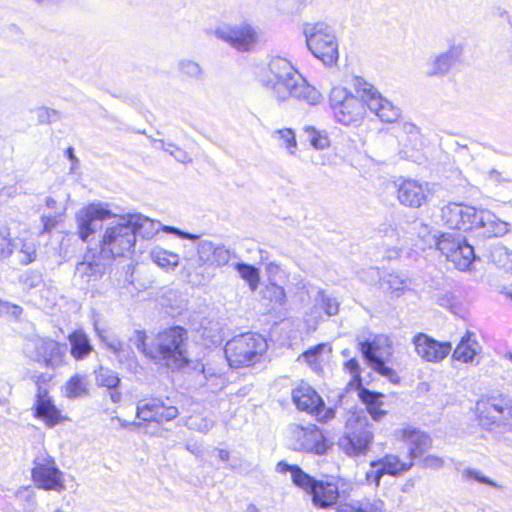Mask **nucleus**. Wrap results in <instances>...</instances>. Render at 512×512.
Segmentation results:
<instances>
[{"mask_svg":"<svg viewBox=\"0 0 512 512\" xmlns=\"http://www.w3.org/2000/svg\"><path fill=\"white\" fill-rule=\"evenodd\" d=\"M150 142L154 149L162 150L167 153H168V150H170V148L172 147V143H170V142L166 143L162 139L150 138Z\"/></svg>","mask_w":512,"mask_h":512,"instance_id":"680f3d73","label":"nucleus"},{"mask_svg":"<svg viewBox=\"0 0 512 512\" xmlns=\"http://www.w3.org/2000/svg\"><path fill=\"white\" fill-rule=\"evenodd\" d=\"M21 247L16 252V257L21 265H28L36 260V246L32 242L21 241Z\"/></svg>","mask_w":512,"mask_h":512,"instance_id":"a19ab883","label":"nucleus"},{"mask_svg":"<svg viewBox=\"0 0 512 512\" xmlns=\"http://www.w3.org/2000/svg\"><path fill=\"white\" fill-rule=\"evenodd\" d=\"M463 53L461 45H452L445 52L430 57L424 64L423 73L427 77H443L447 75L455 62Z\"/></svg>","mask_w":512,"mask_h":512,"instance_id":"412c9836","label":"nucleus"},{"mask_svg":"<svg viewBox=\"0 0 512 512\" xmlns=\"http://www.w3.org/2000/svg\"><path fill=\"white\" fill-rule=\"evenodd\" d=\"M67 339L70 345V355L76 361L85 360L94 351L89 336L82 329L74 330L68 335Z\"/></svg>","mask_w":512,"mask_h":512,"instance_id":"c85d7f7f","label":"nucleus"},{"mask_svg":"<svg viewBox=\"0 0 512 512\" xmlns=\"http://www.w3.org/2000/svg\"><path fill=\"white\" fill-rule=\"evenodd\" d=\"M423 466L430 469H439L443 466V460L436 456H426L423 460Z\"/></svg>","mask_w":512,"mask_h":512,"instance_id":"052dcab7","label":"nucleus"},{"mask_svg":"<svg viewBox=\"0 0 512 512\" xmlns=\"http://www.w3.org/2000/svg\"><path fill=\"white\" fill-rule=\"evenodd\" d=\"M19 282L25 289H33L42 283V275L35 270H27L19 276Z\"/></svg>","mask_w":512,"mask_h":512,"instance_id":"c03bdc74","label":"nucleus"},{"mask_svg":"<svg viewBox=\"0 0 512 512\" xmlns=\"http://www.w3.org/2000/svg\"><path fill=\"white\" fill-rule=\"evenodd\" d=\"M232 255L234 254L224 245H216L210 266L223 267L229 263Z\"/></svg>","mask_w":512,"mask_h":512,"instance_id":"a18cd8bd","label":"nucleus"},{"mask_svg":"<svg viewBox=\"0 0 512 512\" xmlns=\"http://www.w3.org/2000/svg\"><path fill=\"white\" fill-rule=\"evenodd\" d=\"M462 477L466 481L473 480V481H477L479 483L486 484V485H489L492 487H497V484L494 481H492L488 477L482 475L480 471L475 470V469H470V468L465 469L462 472Z\"/></svg>","mask_w":512,"mask_h":512,"instance_id":"8fccbe9b","label":"nucleus"},{"mask_svg":"<svg viewBox=\"0 0 512 512\" xmlns=\"http://www.w3.org/2000/svg\"><path fill=\"white\" fill-rule=\"evenodd\" d=\"M381 405L382 404H378L367 409L372 419L375 421H379L386 414V412L381 409Z\"/></svg>","mask_w":512,"mask_h":512,"instance_id":"0e129e2a","label":"nucleus"},{"mask_svg":"<svg viewBox=\"0 0 512 512\" xmlns=\"http://www.w3.org/2000/svg\"><path fill=\"white\" fill-rule=\"evenodd\" d=\"M293 436L295 450L324 455L329 448L322 431L316 426H297L293 431Z\"/></svg>","mask_w":512,"mask_h":512,"instance_id":"f3484780","label":"nucleus"},{"mask_svg":"<svg viewBox=\"0 0 512 512\" xmlns=\"http://www.w3.org/2000/svg\"><path fill=\"white\" fill-rule=\"evenodd\" d=\"M344 369L352 376L354 381H360V365L357 359L351 358L344 363Z\"/></svg>","mask_w":512,"mask_h":512,"instance_id":"5fc2aeb1","label":"nucleus"},{"mask_svg":"<svg viewBox=\"0 0 512 512\" xmlns=\"http://www.w3.org/2000/svg\"><path fill=\"white\" fill-rule=\"evenodd\" d=\"M178 415L179 410L176 406L167 405L160 398L141 400L137 404L136 416L143 421L167 422Z\"/></svg>","mask_w":512,"mask_h":512,"instance_id":"6ab92c4d","label":"nucleus"},{"mask_svg":"<svg viewBox=\"0 0 512 512\" xmlns=\"http://www.w3.org/2000/svg\"><path fill=\"white\" fill-rule=\"evenodd\" d=\"M476 411L483 425L504 422L512 415L510 402L501 397L479 400L476 404Z\"/></svg>","mask_w":512,"mask_h":512,"instance_id":"a211bd4d","label":"nucleus"},{"mask_svg":"<svg viewBox=\"0 0 512 512\" xmlns=\"http://www.w3.org/2000/svg\"><path fill=\"white\" fill-rule=\"evenodd\" d=\"M168 153L179 163L188 164L192 162L191 156L184 149L173 143Z\"/></svg>","mask_w":512,"mask_h":512,"instance_id":"864d4df0","label":"nucleus"},{"mask_svg":"<svg viewBox=\"0 0 512 512\" xmlns=\"http://www.w3.org/2000/svg\"><path fill=\"white\" fill-rule=\"evenodd\" d=\"M436 303L443 308H451L454 300L450 292L437 293L434 296Z\"/></svg>","mask_w":512,"mask_h":512,"instance_id":"13d9d810","label":"nucleus"},{"mask_svg":"<svg viewBox=\"0 0 512 512\" xmlns=\"http://www.w3.org/2000/svg\"><path fill=\"white\" fill-rule=\"evenodd\" d=\"M150 258L154 264L165 271H173L179 265V255L163 249L155 247L150 251Z\"/></svg>","mask_w":512,"mask_h":512,"instance_id":"2f4dec72","label":"nucleus"},{"mask_svg":"<svg viewBox=\"0 0 512 512\" xmlns=\"http://www.w3.org/2000/svg\"><path fill=\"white\" fill-rule=\"evenodd\" d=\"M235 269L241 278L247 281L250 289L255 291L260 280L259 270L255 266L243 262L236 263Z\"/></svg>","mask_w":512,"mask_h":512,"instance_id":"e433bc0d","label":"nucleus"},{"mask_svg":"<svg viewBox=\"0 0 512 512\" xmlns=\"http://www.w3.org/2000/svg\"><path fill=\"white\" fill-rule=\"evenodd\" d=\"M324 349L323 344L316 345L307 351H305L302 354V357L305 359V361L309 364H314L317 362L318 356L321 354V352Z\"/></svg>","mask_w":512,"mask_h":512,"instance_id":"4d7b16f0","label":"nucleus"},{"mask_svg":"<svg viewBox=\"0 0 512 512\" xmlns=\"http://www.w3.org/2000/svg\"><path fill=\"white\" fill-rule=\"evenodd\" d=\"M112 216L116 221L107 224L100 241L102 256L110 260L126 257L133 251L136 244L134 230L129 225L130 221L126 214H112Z\"/></svg>","mask_w":512,"mask_h":512,"instance_id":"423d86ee","label":"nucleus"},{"mask_svg":"<svg viewBox=\"0 0 512 512\" xmlns=\"http://www.w3.org/2000/svg\"><path fill=\"white\" fill-rule=\"evenodd\" d=\"M202 374L205 379L203 385L213 393L221 390L226 385L227 379L224 374L216 372L210 367H203Z\"/></svg>","mask_w":512,"mask_h":512,"instance_id":"c9c22d12","label":"nucleus"},{"mask_svg":"<svg viewBox=\"0 0 512 512\" xmlns=\"http://www.w3.org/2000/svg\"><path fill=\"white\" fill-rule=\"evenodd\" d=\"M267 349L266 340L256 333H244L233 337L225 345V357L232 368L257 363Z\"/></svg>","mask_w":512,"mask_h":512,"instance_id":"0eeeda50","label":"nucleus"},{"mask_svg":"<svg viewBox=\"0 0 512 512\" xmlns=\"http://www.w3.org/2000/svg\"><path fill=\"white\" fill-rule=\"evenodd\" d=\"M22 312V307L0 299V316L11 315L17 318Z\"/></svg>","mask_w":512,"mask_h":512,"instance_id":"603ef678","label":"nucleus"},{"mask_svg":"<svg viewBox=\"0 0 512 512\" xmlns=\"http://www.w3.org/2000/svg\"><path fill=\"white\" fill-rule=\"evenodd\" d=\"M359 346L364 359L375 372L388 378L392 383L399 382L396 371L385 364L393 355V344L389 336L376 334L359 342Z\"/></svg>","mask_w":512,"mask_h":512,"instance_id":"1a4fd4ad","label":"nucleus"},{"mask_svg":"<svg viewBox=\"0 0 512 512\" xmlns=\"http://www.w3.org/2000/svg\"><path fill=\"white\" fill-rule=\"evenodd\" d=\"M267 293L269 294L270 300L279 306H283L286 302V293L283 287L271 283L267 286Z\"/></svg>","mask_w":512,"mask_h":512,"instance_id":"09e8293b","label":"nucleus"},{"mask_svg":"<svg viewBox=\"0 0 512 512\" xmlns=\"http://www.w3.org/2000/svg\"><path fill=\"white\" fill-rule=\"evenodd\" d=\"M402 437L408 445L409 462H402L397 456L388 455L379 461L371 463V469L367 472V480L379 485L383 475H398L408 471L413 463L412 460L421 456L429 447L430 438L427 434L411 428L402 430Z\"/></svg>","mask_w":512,"mask_h":512,"instance_id":"39448f33","label":"nucleus"},{"mask_svg":"<svg viewBox=\"0 0 512 512\" xmlns=\"http://www.w3.org/2000/svg\"><path fill=\"white\" fill-rule=\"evenodd\" d=\"M436 248L446 259L461 271L468 270L476 256L474 248L466 238L457 232L434 234L432 236Z\"/></svg>","mask_w":512,"mask_h":512,"instance_id":"9d476101","label":"nucleus"},{"mask_svg":"<svg viewBox=\"0 0 512 512\" xmlns=\"http://www.w3.org/2000/svg\"><path fill=\"white\" fill-rule=\"evenodd\" d=\"M385 504L382 500L363 499L349 503H341L337 506L336 512H384Z\"/></svg>","mask_w":512,"mask_h":512,"instance_id":"c756f323","label":"nucleus"},{"mask_svg":"<svg viewBox=\"0 0 512 512\" xmlns=\"http://www.w3.org/2000/svg\"><path fill=\"white\" fill-rule=\"evenodd\" d=\"M95 374L96 383L99 386L111 389L117 388L120 384V378L118 377L117 373L109 368L100 367L97 371H95Z\"/></svg>","mask_w":512,"mask_h":512,"instance_id":"ea45409f","label":"nucleus"},{"mask_svg":"<svg viewBox=\"0 0 512 512\" xmlns=\"http://www.w3.org/2000/svg\"><path fill=\"white\" fill-rule=\"evenodd\" d=\"M65 154H66L67 158L71 161L72 165H71L70 171L73 173L79 164V160L75 156L74 149L72 147L67 148V150L65 151Z\"/></svg>","mask_w":512,"mask_h":512,"instance_id":"69168bd1","label":"nucleus"},{"mask_svg":"<svg viewBox=\"0 0 512 512\" xmlns=\"http://www.w3.org/2000/svg\"><path fill=\"white\" fill-rule=\"evenodd\" d=\"M475 209V207L460 203H449L441 209V219L450 229L470 230L473 217H475Z\"/></svg>","mask_w":512,"mask_h":512,"instance_id":"4be33fe9","label":"nucleus"},{"mask_svg":"<svg viewBox=\"0 0 512 512\" xmlns=\"http://www.w3.org/2000/svg\"><path fill=\"white\" fill-rule=\"evenodd\" d=\"M35 384L37 386V390L40 389V387H46L47 382L50 380V377L47 375L41 373L39 375L34 376Z\"/></svg>","mask_w":512,"mask_h":512,"instance_id":"338daca9","label":"nucleus"},{"mask_svg":"<svg viewBox=\"0 0 512 512\" xmlns=\"http://www.w3.org/2000/svg\"><path fill=\"white\" fill-rule=\"evenodd\" d=\"M215 244L209 240H200L197 243L198 262L201 265H211Z\"/></svg>","mask_w":512,"mask_h":512,"instance_id":"79ce46f5","label":"nucleus"},{"mask_svg":"<svg viewBox=\"0 0 512 512\" xmlns=\"http://www.w3.org/2000/svg\"><path fill=\"white\" fill-rule=\"evenodd\" d=\"M126 217L130 221L129 225H131L134 230L135 238L138 235L143 239H151L160 230H163L166 233L176 235L177 237L182 239H188L192 241H196L199 239V236L196 234L182 231L173 226H162L159 221H155L140 213H127Z\"/></svg>","mask_w":512,"mask_h":512,"instance_id":"ddd939ff","label":"nucleus"},{"mask_svg":"<svg viewBox=\"0 0 512 512\" xmlns=\"http://www.w3.org/2000/svg\"><path fill=\"white\" fill-rule=\"evenodd\" d=\"M412 344L414 345L416 354L425 362H441L452 350L450 342L437 341L422 332L414 335Z\"/></svg>","mask_w":512,"mask_h":512,"instance_id":"2eb2a0df","label":"nucleus"},{"mask_svg":"<svg viewBox=\"0 0 512 512\" xmlns=\"http://www.w3.org/2000/svg\"><path fill=\"white\" fill-rule=\"evenodd\" d=\"M428 185L416 180H403L398 185L397 197L401 204L418 208L427 200Z\"/></svg>","mask_w":512,"mask_h":512,"instance_id":"393cba45","label":"nucleus"},{"mask_svg":"<svg viewBox=\"0 0 512 512\" xmlns=\"http://www.w3.org/2000/svg\"><path fill=\"white\" fill-rule=\"evenodd\" d=\"M94 330L100 341L115 355L120 363L126 364L129 368L136 367L135 353L130 346L115 337H105L104 332L99 329L97 322H94Z\"/></svg>","mask_w":512,"mask_h":512,"instance_id":"cd10ccee","label":"nucleus"},{"mask_svg":"<svg viewBox=\"0 0 512 512\" xmlns=\"http://www.w3.org/2000/svg\"><path fill=\"white\" fill-rule=\"evenodd\" d=\"M214 35L239 51H248L257 41L254 27L246 22L219 26L214 30Z\"/></svg>","mask_w":512,"mask_h":512,"instance_id":"4468645a","label":"nucleus"},{"mask_svg":"<svg viewBox=\"0 0 512 512\" xmlns=\"http://www.w3.org/2000/svg\"><path fill=\"white\" fill-rule=\"evenodd\" d=\"M412 229L417 232L418 236L421 238H425L427 234H429L428 226L422 222L415 221L412 223Z\"/></svg>","mask_w":512,"mask_h":512,"instance_id":"e2e57ef3","label":"nucleus"},{"mask_svg":"<svg viewBox=\"0 0 512 512\" xmlns=\"http://www.w3.org/2000/svg\"><path fill=\"white\" fill-rule=\"evenodd\" d=\"M316 301L328 316H334L339 311V302L335 298L326 295L323 291L318 292Z\"/></svg>","mask_w":512,"mask_h":512,"instance_id":"37998d69","label":"nucleus"},{"mask_svg":"<svg viewBox=\"0 0 512 512\" xmlns=\"http://www.w3.org/2000/svg\"><path fill=\"white\" fill-rule=\"evenodd\" d=\"M34 417L42 420L48 427H54L62 420L61 411L48 395V389L40 387L36 392L33 406Z\"/></svg>","mask_w":512,"mask_h":512,"instance_id":"b1692460","label":"nucleus"},{"mask_svg":"<svg viewBox=\"0 0 512 512\" xmlns=\"http://www.w3.org/2000/svg\"><path fill=\"white\" fill-rule=\"evenodd\" d=\"M130 341L146 357L170 369L188 364V332L181 326H172L158 332L149 343L145 331L135 330Z\"/></svg>","mask_w":512,"mask_h":512,"instance_id":"f03ea898","label":"nucleus"},{"mask_svg":"<svg viewBox=\"0 0 512 512\" xmlns=\"http://www.w3.org/2000/svg\"><path fill=\"white\" fill-rule=\"evenodd\" d=\"M471 231L483 239L502 237L509 230V224L487 209H475Z\"/></svg>","mask_w":512,"mask_h":512,"instance_id":"dca6fc26","label":"nucleus"},{"mask_svg":"<svg viewBox=\"0 0 512 512\" xmlns=\"http://www.w3.org/2000/svg\"><path fill=\"white\" fill-rule=\"evenodd\" d=\"M276 469L279 473L290 472L293 484L311 496L312 504L316 508L330 509L337 504L341 497L348 496L345 490H340L337 481L318 480L307 474L298 465L280 461Z\"/></svg>","mask_w":512,"mask_h":512,"instance_id":"20e7f679","label":"nucleus"},{"mask_svg":"<svg viewBox=\"0 0 512 512\" xmlns=\"http://www.w3.org/2000/svg\"><path fill=\"white\" fill-rule=\"evenodd\" d=\"M272 138L279 142V146L287 150L288 154L295 155L298 149L295 133L290 128L278 129L272 132Z\"/></svg>","mask_w":512,"mask_h":512,"instance_id":"72a5a7b5","label":"nucleus"},{"mask_svg":"<svg viewBox=\"0 0 512 512\" xmlns=\"http://www.w3.org/2000/svg\"><path fill=\"white\" fill-rule=\"evenodd\" d=\"M359 396L362 402L366 405L367 409L370 407H374L378 404H382L381 398L383 397V395L381 393L363 389L360 391Z\"/></svg>","mask_w":512,"mask_h":512,"instance_id":"3c124183","label":"nucleus"},{"mask_svg":"<svg viewBox=\"0 0 512 512\" xmlns=\"http://www.w3.org/2000/svg\"><path fill=\"white\" fill-rule=\"evenodd\" d=\"M25 352L33 361L56 369L65 363L67 346L49 338H37L27 344Z\"/></svg>","mask_w":512,"mask_h":512,"instance_id":"f8f14e48","label":"nucleus"},{"mask_svg":"<svg viewBox=\"0 0 512 512\" xmlns=\"http://www.w3.org/2000/svg\"><path fill=\"white\" fill-rule=\"evenodd\" d=\"M178 69L180 73L186 78L193 81H201L203 79L204 70L199 63L183 59L178 63Z\"/></svg>","mask_w":512,"mask_h":512,"instance_id":"4c0bfd02","label":"nucleus"},{"mask_svg":"<svg viewBox=\"0 0 512 512\" xmlns=\"http://www.w3.org/2000/svg\"><path fill=\"white\" fill-rule=\"evenodd\" d=\"M303 33L308 49L325 65H332L338 59V44L334 30L325 22L305 23Z\"/></svg>","mask_w":512,"mask_h":512,"instance_id":"6e6552de","label":"nucleus"},{"mask_svg":"<svg viewBox=\"0 0 512 512\" xmlns=\"http://www.w3.org/2000/svg\"><path fill=\"white\" fill-rule=\"evenodd\" d=\"M261 82L280 101L293 97L309 105H317L322 100V94L282 57L270 60Z\"/></svg>","mask_w":512,"mask_h":512,"instance_id":"7ed1b4c3","label":"nucleus"},{"mask_svg":"<svg viewBox=\"0 0 512 512\" xmlns=\"http://www.w3.org/2000/svg\"><path fill=\"white\" fill-rule=\"evenodd\" d=\"M383 288L397 297L407 288V281L397 273H389L383 278Z\"/></svg>","mask_w":512,"mask_h":512,"instance_id":"58836bf2","label":"nucleus"},{"mask_svg":"<svg viewBox=\"0 0 512 512\" xmlns=\"http://www.w3.org/2000/svg\"><path fill=\"white\" fill-rule=\"evenodd\" d=\"M87 393L85 376L79 374L72 376L64 386V395L70 399L83 397Z\"/></svg>","mask_w":512,"mask_h":512,"instance_id":"473e14b6","label":"nucleus"},{"mask_svg":"<svg viewBox=\"0 0 512 512\" xmlns=\"http://www.w3.org/2000/svg\"><path fill=\"white\" fill-rule=\"evenodd\" d=\"M479 344L474 334L466 333L453 352V358L464 363L473 361L478 352Z\"/></svg>","mask_w":512,"mask_h":512,"instance_id":"7c9ffc66","label":"nucleus"},{"mask_svg":"<svg viewBox=\"0 0 512 512\" xmlns=\"http://www.w3.org/2000/svg\"><path fill=\"white\" fill-rule=\"evenodd\" d=\"M292 400L299 410L319 415L324 402L317 392L307 384H301L292 391Z\"/></svg>","mask_w":512,"mask_h":512,"instance_id":"bb28decb","label":"nucleus"},{"mask_svg":"<svg viewBox=\"0 0 512 512\" xmlns=\"http://www.w3.org/2000/svg\"><path fill=\"white\" fill-rule=\"evenodd\" d=\"M365 420L355 414L346 421V432L339 439V448L348 456L356 457L365 454L372 442L373 434L365 428Z\"/></svg>","mask_w":512,"mask_h":512,"instance_id":"9b49d317","label":"nucleus"},{"mask_svg":"<svg viewBox=\"0 0 512 512\" xmlns=\"http://www.w3.org/2000/svg\"><path fill=\"white\" fill-rule=\"evenodd\" d=\"M111 260L98 254L86 255L84 260L76 265V275L85 282L98 281L105 274Z\"/></svg>","mask_w":512,"mask_h":512,"instance_id":"a878e982","label":"nucleus"},{"mask_svg":"<svg viewBox=\"0 0 512 512\" xmlns=\"http://www.w3.org/2000/svg\"><path fill=\"white\" fill-rule=\"evenodd\" d=\"M112 217V212L102 204H90L77 213L79 237L87 241L97 230V223Z\"/></svg>","mask_w":512,"mask_h":512,"instance_id":"aec40b11","label":"nucleus"},{"mask_svg":"<svg viewBox=\"0 0 512 512\" xmlns=\"http://www.w3.org/2000/svg\"><path fill=\"white\" fill-rule=\"evenodd\" d=\"M17 244L11 238L10 228L3 223H0V261L9 259Z\"/></svg>","mask_w":512,"mask_h":512,"instance_id":"f704fd0d","label":"nucleus"},{"mask_svg":"<svg viewBox=\"0 0 512 512\" xmlns=\"http://www.w3.org/2000/svg\"><path fill=\"white\" fill-rule=\"evenodd\" d=\"M37 116H38L39 122L45 124V123H51L52 121H55L58 116V113L54 109H49V108L43 107V108H40L37 110Z\"/></svg>","mask_w":512,"mask_h":512,"instance_id":"6e6d98bb","label":"nucleus"},{"mask_svg":"<svg viewBox=\"0 0 512 512\" xmlns=\"http://www.w3.org/2000/svg\"><path fill=\"white\" fill-rule=\"evenodd\" d=\"M61 476V471L52 460L45 463L36 462L32 469V478L35 485L44 490L59 491L63 489Z\"/></svg>","mask_w":512,"mask_h":512,"instance_id":"5701e85b","label":"nucleus"},{"mask_svg":"<svg viewBox=\"0 0 512 512\" xmlns=\"http://www.w3.org/2000/svg\"><path fill=\"white\" fill-rule=\"evenodd\" d=\"M242 465V460L236 457H230V460L228 461L227 468L233 470V471H240Z\"/></svg>","mask_w":512,"mask_h":512,"instance_id":"774afa93","label":"nucleus"},{"mask_svg":"<svg viewBox=\"0 0 512 512\" xmlns=\"http://www.w3.org/2000/svg\"><path fill=\"white\" fill-rule=\"evenodd\" d=\"M59 215H44L41 218L43 224L42 233H49L54 229L59 222Z\"/></svg>","mask_w":512,"mask_h":512,"instance_id":"bf43d9fd","label":"nucleus"},{"mask_svg":"<svg viewBox=\"0 0 512 512\" xmlns=\"http://www.w3.org/2000/svg\"><path fill=\"white\" fill-rule=\"evenodd\" d=\"M353 88L357 96L344 87H334L330 92V108L338 123L357 125L364 119L366 108L385 123H395L400 118L401 109L362 77L353 79Z\"/></svg>","mask_w":512,"mask_h":512,"instance_id":"f257e3e1","label":"nucleus"},{"mask_svg":"<svg viewBox=\"0 0 512 512\" xmlns=\"http://www.w3.org/2000/svg\"><path fill=\"white\" fill-rule=\"evenodd\" d=\"M187 426L201 433H208L213 428L214 422L204 417H191L187 422Z\"/></svg>","mask_w":512,"mask_h":512,"instance_id":"49530a36","label":"nucleus"},{"mask_svg":"<svg viewBox=\"0 0 512 512\" xmlns=\"http://www.w3.org/2000/svg\"><path fill=\"white\" fill-rule=\"evenodd\" d=\"M305 132L307 133L309 141L314 148L324 149L328 146V138L322 135L320 132L316 131L314 127H307Z\"/></svg>","mask_w":512,"mask_h":512,"instance_id":"de8ad7c7","label":"nucleus"}]
</instances>
